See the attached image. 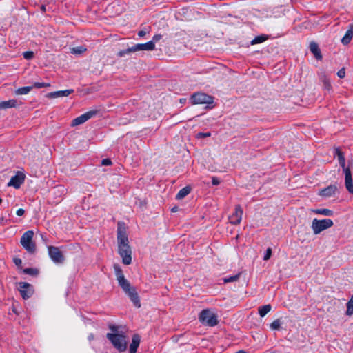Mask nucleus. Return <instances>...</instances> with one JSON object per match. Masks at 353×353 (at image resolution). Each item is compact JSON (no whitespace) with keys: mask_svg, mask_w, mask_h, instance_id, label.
<instances>
[{"mask_svg":"<svg viewBox=\"0 0 353 353\" xmlns=\"http://www.w3.org/2000/svg\"><path fill=\"white\" fill-rule=\"evenodd\" d=\"M118 252L125 265H130L132 262V250L129 245L128 238L125 228L120 226L117 229Z\"/></svg>","mask_w":353,"mask_h":353,"instance_id":"1","label":"nucleus"},{"mask_svg":"<svg viewBox=\"0 0 353 353\" xmlns=\"http://www.w3.org/2000/svg\"><path fill=\"white\" fill-rule=\"evenodd\" d=\"M109 329L112 332L106 334L107 339L111 342L114 348L119 352H124L127 349L126 336L123 333L119 332V327L110 325Z\"/></svg>","mask_w":353,"mask_h":353,"instance_id":"2","label":"nucleus"},{"mask_svg":"<svg viewBox=\"0 0 353 353\" xmlns=\"http://www.w3.org/2000/svg\"><path fill=\"white\" fill-rule=\"evenodd\" d=\"M155 44L153 41H150L145 43H137L133 46L128 48V49L121 50L118 52V57H122L125 55H128L132 52L137 51H151L154 50Z\"/></svg>","mask_w":353,"mask_h":353,"instance_id":"3","label":"nucleus"},{"mask_svg":"<svg viewBox=\"0 0 353 353\" xmlns=\"http://www.w3.org/2000/svg\"><path fill=\"white\" fill-rule=\"evenodd\" d=\"M199 321L205 326L214 327L219 323L217 315L210 309L203 310L199 315Z\"/></svg>","mask_w":353,"mask_h":353,"instance_id":"4","label":"nucleus"},{"mask_svg":"<svg viewBox=\"0 0 353 353\" xmlns=\"http://www.w3.org/2000/svg\"><path fill=\"white\" fill-rule=\"evenodd\" d=\"M34 232L32 230H28L22 235L20 243L24 249L29 253L33 254L36 251V245L32 241Z\"/></svg>","mask_w":353,"mask_h":353,"instance_id":"5","label":"nucleus"},{"mask_svg":"<svg viewBox=\"0 0 353 353\" xmlns=\"http://www.w3.org/2000/svg\"><path fill=\"white\" fill-rule=\"evenodd\" d=\"M334 223L332 220L330 219H325L322 220H318L314 219L312 223V229L314 234H319L322 231L331 228Z\"/></svg>","mask_w":353,"mask_h":353,"instance_id":"6","label":"nucleus"},{"mask_svg":"<svg viewBox=\"0 0 353 353\" xmlns=\"http://www.w3.org/2000/svg\"><path fill=\"white\" fill-rule=\"evenodd\" d=\"M114 270L119 285L122 288L123 290H128L129 288L132 287L130 282L125 278V276L119 265L114 264Z\"/></svg>","mask_w":353,"mask_h":353,"instance_id":"7","label":"nucleus"},{"mask_svg":"<svg viewBox=\"0 0 353 353\" xmlns=\"http://www.w3.org/2000/svg\"><path fill=\"white\" fill-rule=\"evenodd\" d=\"M190 101L192 104H210L213 102V99L205 93L198 92L192 94Z\"/></svg>","mask_w":353,"mask_h":353,"instance_id":"8","label":"nucleus"},{"mask_svg":"<svg viewBox=\"0 0 353 353\" xmlns=\"http://www.w3.org/2000/svg\"><path fill=\"white\" fill-rule=\"evenodd\" d=\"M48 254L51 260L55 263H62L65 260L63 253L59 248L54 246H48Z\"/></svg>","mask_w":353,"mask_h":353,"instance_id":"9","label":"nucleus"},{"mask_svg":"<svg viewBox=\"0 0 353 353\" xmlns=\"http://www.w3.org/2000/svg\"><path fill=\"white\" fill-rule=\"evenodd\" d=\"M97 112H98L97 110L88 111V112L80 115L79 117L74 119L72 121L71 125L77 126V125L83 124L85 122H86L88 120H89L90 119L94 117L97 114Z\"/></svg>","mask_w":353,"mask_h":353,"instance_id":"10","label":"nucleus"},{"mask_svg":"<svg viewBox=\"0 0 353 353\" xmlns=\"http://www.w3.org/2000/svg\"><path fill=\"white\" fill-rule=\"evenodd\" d=\"M243 209L239 205L235 206L234 213L229 216L230 223L232 225H238L241 223L243 216Z\"/></svg>","mask_w":353,"mask_h":353,"instance_id":"11","label":"nucleus"},{"mask_svg":"<svg viewBox=\"0 0 353 353\" xmlns=\"http://www.w3.org/2000/svg\"><path fill=\"white\" fill-rule=\"evenodd\" d=\"M24 180L25 174L21 172H17L16 175L11 177L8 185L12 186L14 188L18 189L24 182Z\"/></svg>","mask_w":353,"mask_h":353,"instance_id":"12","label":"nucleus"},{"mask_svg":"<svg viewBox=\"0 0 353 353\" xmlns=\"http://www.w3.org/2000/svg\"><path fill=\"white\" fill-rule=\"evenodd\" d=\"M123 292L128 296L135 307L138 308L141 307L139 296L134 287H130L128 290H123Z\"/></svg>","mask_w":353,"mask_h":353,"instance_id":"13","label":"nucleus"},{"mask_svg":"<svg viewBox=\"0 0 353 353\" xmlns=\"http://www.w3.org/2000/svg\"><path fill=\"white\" fill-rule=\"evenodd\" d=\"M339 194V192L337 186L336 185H330L321 190L319 194L323 197L330 198L336 196V195Z\"/></svg>","mask_w":353,"mask_h":353,"instance_id":"14","label":"nucleus"},{"mask_svg":"<svg viewBox=\"0 0 353 353\" xmlns=\"http://www.w3.org/2000/svg\"><path fill=\"white\" fill-rule=\"evenodd\" d=\"M19 285V291L23 299H27L32 295L33 290L30 284L26 282H21Z\"/></svg>","mask_w":353,"mask_h":353,"instance_id":"15","label":"nucleus"},{"mask_svg":"<svg viewBox=\"0 0 353 353\" xmlns=\"http://www.w3.org/2000/svg\"><path fill=\"white\" fill-rule=\"evenodd\" d=\"M343 172L345 174V187L350 193L353 194V182L351 170H345Z\"/></svg>","mask_w":353,"mask_h":353,"instance_id":"16","label":"nucleus"},{"mask_svg":"<svg viewBox=\"0 0 353 353\" xmlns=\"http://www.w3.org/2000/svg\"><path fill=\"white\" fill-rule=\"evenodd\" d=\"M74 92L73 90H65L60 91H55L52 92H49L47 94L46 97L49 99H54L62 97H67L72 94Z\"/></svg>","mask_w":353,"mask_h":353,"instance_id":"17","label":"nucleus"},{"mask_svg":"<svg viewBox=\"0 0 353 353\" xmlns=\"http://www.w3.org/2000/svg\"><path fill=\"white\" fill-rule=\"evenodd\" d=\"M141 338L139 334H135L132 337V343L130 345V353H137L139 346Z\"/></svg>","mask_w":353,"mask_h":353,"instance_id":"18","label":"nucleus"},{"mask_svg":"<svg viewBox=\"0 0 353 353\" xmlns=\"http://www.w3.org/2000/svg\"><path fill=\"white\" fill-rule=\"evenodd\" d=\"M310 50L317 60L322 59L321 50L319 48V45L316 43L314 41L311 42L310 44Z\"/></svg>","mask_w":353,"mask_h":353,"instance_id":"19","label":"nucleus"},{"mask_svg":"<svg viewBox=\"0 0 353 353\" xmlns=\"http://www.w3.org/2000/svg\"><path fill=\"white\" fill-rule=\"evenodd\" d=\"M18 105L17 101L15 99H10L0 102V110L7 109L10 108H15Z\"/></svg>","mask_w":353,"mask_h":353,"instance_id":"20","label":"nucleus"},{"mask_svg":"<svg viewBox=\"0 0 353 353\" xmlns=\"http://www.w3.org/2000/svg\"><path fill=\"white\" fill-rule=\"evenodd\" d=\"M190 190H191V188L188 186H185L184 188H183L182 189H181L179 190V192L177 193L176 196V199L177 200H181L182 199H183L184 197H185L188 194H190Z\"/></svg>","mask_w":353,"mask_h":353,"instance_id":"21","label":"nucleus"},{"mask_svg":"<svg viewBox=\"0 0 353 353\" xmlns=\"http://www.w3.org/2000/svg\"><path fill=\"white\" fill-rule=\"evenodd\" d=\"M315 214H321L326 216H331L333 215L334 212L332 210L327 209V208H321V209H316L313 210Z\"/></svg>","mask_w":353,"mask_h":353,"instance_id":"22","label":"nucleus"},{"mask_svg":"<svg viewBox=\"0 0 353 353\" xmlns=\"http://www.w3.org/2000/svg\"><path fill=\"white\" fill-rule=\"evenodd\" d=\"M352 37H353V30H348L346 32L345 34L342 38L341 42L344 45H347V44H348L350 42V41L352 39Z\"/></svg>","mask_w":353,"mask_h":353,"instance_id":"23","label":"nucleus"},{"mask_svg":"<svg viewBox=\"0 0 353 353\" xmlns=\"http://www.w3.org/2000/svg\"><path fill=\"white\" fill-rule=\"evenodd\" d=\"M272 309L270 304L263 305L259 307V314L261 317H264Z\"/></svg>","mask_w":353,"mask_h":353,"instance_id":"24","label":"nucleus"},{"mask_svg":"<svg viewBox=\"0 0 353 353\" xmlns=\"http://www.w3.org/2000/svg\"><path fill=\"white\" fill-rule=\"evenodd\" d=\"M33 89V86L21 87L15 91V93L19 95L27 94Z\"/></svg>","mask_w":353,"mask_h":353,"instance_id":"25","label":"nucleus"},{"mask_svg":"<svg viewBox=\"0 0 353 353\" xmlns=\"http://www.w3.org/2000/svg\"><path fill=\"white\" fill-rule=\"evenodd\" d=\"M268 39V36L266 35H264V34H262V35H259V36H257L252 41H251V44L252 45H254V44H257V43H263L265 41H266Z\"/></svg>","mask_w":353,"mask_h":353,"instance_id":"26","label":"nucleus"},{"mask_svg":"<svg viewBox=\"0 0 353 353\" xmlns=\"http://www.w3.org/2000/svg\"><path fill=\"white\" fill-rule=\"evenodd\" d=\"M346 314L351 316L353 314V295L351 296L349 301L347 303Z\"/></svg>","mask_w":353,"mask_h":353,"instance_id":"27","label":"nucleus"},{"mask_svg":"<svg viewBox=\"0 0 353 353\" xmlns=\"http://www.w3.org/2000/svg\"><path fill=\"white\" fill-rule=\"evenodd\" d=\"M23 272L24 274H29V275H31V276H36V275L38 274L39 271L36 268H29L23 269Z\"/></svg>","mask_w":353,"mask_h":353,"instance_id":"28","label":"nucleus"},{"mask_svg":"<svg viewBox=\"0 0 353 353\" xmlns=\"http://www.w3.org/2000/svg\"><path fill=\"white\" fill-rule=\"evenodd\" d=\"M239 276H240V274H236L234 276L225 277L223 279V282L225 283L235 282L239 279Z\"/></svg>","mask_w":353,"mask_h":353,"instance_id":"29","label":"nucleus"},{"mask_svg":"<svg viewBox=\"0 0 353 353\" xmlns=\"http://www.w3.org/2000/svg\"><path fill=\"white\" fill-rule=\"evenodd\" d=\"M281 322L280 319H276L270 324V328L272 330H278L281 328Z\"/></svg>","mask_w":353,"mask_h":353,"instance_id":"30","label":"nucleus"},{"mask_svg":"<svg viewBox=\"0 0 353 353\" xmlns=\"http://www.w3.org/2000/svg\"><path fill=\"white\" fill-rule=\"evenodd\" d=\"M86 50V49L82 46H79V47H76V48H72V53L73 54H80L81 53H83V52H85Z\"/></svg>","mask_w":353,"mask_h":353,"instance_id":"31","label":"nucleus"},{"mask_svg":"<svg viewBox=\"0 0 353 353\" xmlns=\"http://www.w3.org/2000/svg\"><path fill=\"white\" fill-rule=\"evenodd\" d=\"M50 85L49 83H40V82H36L33 84V88H37V89H40V88H46V87H49Z\"/></svg>","mask_w":353,"mask_h":353,"instance_id":"32","label":"nucleus"},{"mask_svg":"<svg viewBox=\"0 0 353 353\" xmlns=\"http://www.w3.org/2000/svg\"><path fill=\"white\" fill-rule=\"evenodd\" d=\"M23 58L27 60H30L34 57V52L32 51H26L23 53Z\"/></svg>","mask_w":353,"mask_h":353,"instance_id":"33","label":"nucleus"},{"mask_svg":"<svg viewBox=\"0 0 353 353\" xmlns=\"http://www.w3.org/2000/svg\"><path fill=\"white\" fill-rule=\"evenodd\" d=\"M334 154L337 157L338 161H340V159H345L343 153L340 150L339 148H336L335 149Z\"/></svg>","mask_w":353,"mask_h":353,"instance_id":"34","label":"nucleus"},{"mask_svg":"<svg viewBox=\"0 0 353 353\" xmlns=\"http://www.w3.org/2000/svg\"><path fill=\"white\" fill-rule=\"evenodd\" d=\"M272 255V249L270 248H268L266 250V252L263 256V260L268 261L270 259Z\"/></svg>","mask_w":353,"mask_h":353,"instance_id":"35","label":"nucleus"},{"mask_svg":"<svg viewBox=\"0 0 353 353\" xmlns=\"http://www.w3.org/2000/svg\"><path fill=\"white\" fill-rule=\"evenodd\" d=\"M339 163L342 167L343 172H345V170H350L348 167L345 166V159H340Z\"/></svg>","mask_w":353,"mask_h":353,"instance_id":"36","label":"nucleus"},{"mask_svg":"<svg viewBox=\"0 0 353 353\" xmlns=\"http://www.w3.org/2000/svg\"><path fill=\"white\" fill-rule=\"evenodd\" d=\"M210 132H199L197 134L196 137L197 138H205L210 137Z\"/></svg>","mask_w":353,"mask_h":353,"instance_id":"37","label":"nucleus"},{"mask_svg":"<svg viewBox=\"0 0 353 353\" xmlns=\"http://www.w3.org/2000/svg\"><path fill=\"white\" fill-rule=\"evenodd\" d=\"M337 75L339 78L342 79L344 78L345 76V71L344 68H342L339 70L337 72Z\"/></svg>","mask_w":353,"mask_h":353,"instance_id":"38","label":"nucleus"},{"mask_svg":"<svg viewBox=\"0 0 353 353\" xmlns=\"http://www.w3.org/2000/svg\"><path fill=\"white\" fill-rule=\"evenodd\" d=\"M13 262L14 263V264L17 266V267H21V263H22V261L21 259L19 258H14L13 259Z\"/></svg>","mask_w":353,"mask_h":353,"instance_id":"39","label":"nucleus"},{"mask_svg":"<svg viewBox=\"0 0 353 353\" xmlns=\"http://www.w3.org/2000/svg\"><path fill=\"white\" fill-rule=\"evenodd\" d=\"M212 183L214 185H217L220 183V180L218 177L213 176L212 179Z\"/></svg>","mask_w":353,"mask_h":353,"instance_id":"40","label":"nucleus"},{"mask_svg":"<svg viewBox=\"0 0 353 353\" xmlns=\"http://www.w3.org/2000/svg\"><path fill=\"white\" fill-rule=\"evenodd\" d=\"M101 163L103 165H110L112 164V161L109 159H104L102 160Z\"/></svg>","mask_w":353,"mask_h":353,"instance_id":"41","label":"nucleus"},{"mask_svg":"<svg viewBox=\"0 0 353 353\" xmlns=\"http://www.w3.org/2000/svg\"><path fill=\"white\" fill-rule=\"evenodd\" d=\"M162 36L161 34H155L153 38H152V40L154 43L155 44V42L158 41L159 40H160L161 39Z\"/></svg>","mask_w":353,"mask_h":353,"instance_id":"42","label":"nucleus"},{"mask_svg":"<svg viewBox=\"0 0 353 353\" xmlns=\"http://www.w3.org/2000/svg\"><path fill=\"white\" fill-rule=\"evenodd\" d=\"M148 32V31H147L146 30H142L138 32V35L139 37H144Z\"/></svg>","mask_w":353,"mask_h":353,"instance_id":"43","label":"nucleus"},{"mask_svg":"<svg viewBox=\"0 0 353 353\" xmlns=\"http://www.w3.org/2000/svg\"><path fill=\"white\" fill-rule=\"evenodd\" d=\"M24 213H25V211L22 208L17 210V212H16L17 215L19 216H23L24 214Z\"/></svg>","mask_w":353,"mask_h":353,"instance_id":"44","label":"nucleus"},{"mask_svg":"<svg viewBox=\"0 0 353 353\" xmlns=\"http://www.w3.org/2000/svg\"><path fill=\"white\" fill-rule=\"evenodd\" d=\"M323 82H324L325 87L327 88V89H329L331 85H330L329 80L325 77L323 80Z\"/></svg>","mask_w":353,"mask_h":353,"instance_id":"45","label":"nucleus"},{"mask_svg":"<svg viewBox=\"0 0 353 353\" xmlns=\"http://www.w3.org/2000/svg\"><path fill=\"white\" fill-rule=\"evenodd\" d=\"M40 9H41V11L42 12H45L46 11V6H45V5H42V6H41Z\"/></svg>","mask_w":353,"mask_h":353,"instance_id":"46","label":"nucleus"},{"mask_svg":"<svg viewBox=\"0 0 353 353\" xmlns=\"http://www.w3.org/2000/svg\"><path fill=\"white\" fill-rule=\"evenodd\" d=\"M235 353H248L247 352H245V350H239L237 351Z\"/></svg>","mask_w":353,"mask_h":353,"instance_id":"47","label":"nucleus"},{"mask_svg":"<svg viewBox=\"0 0 353 353\" xmlns=\"http://www.w3.org/2000/svg\"><path fill=\"white\" fill-rule=\"evenodd\" d=\"M185 99H180V103H185Z\"/></svg>","mask_w":353,"mask_h":353,"instance_id":"48","label":"nucleus"},{"mask_svg":"<svg viewBox=\"0 0 353 353\" xmlns=\"http://www.w3.org/2000/svg\"><path fill=\"white\" fill-rule=\"evenodd\" d=\"M176 210H177V208H176V207H174V208H173L172 209V212H176Z\"/></svg>","mask_w":353,"mask_h":353,"instance_id":"49","label":"nucleus"},{"mask_svg":"<svg viewBox=\"0 0 353 353\" xmlns=\"http://www.w3.org/2000/svg\"><path fill=\"white\" fill-rule=\"evenodd\" d=\"M93 339V335H90V336H89V339H90V340H91V339Z\"/></svg>","mask_w":353,"mask_h":353,"instance_id":"50","label":"nucleus"},{"mask_svg":"<svg viewBox=\"0 0 353 353\" xmlns=\"http://www.w3.org/2000/svg\"><path fill=\"white\" fill-rule=\"evenodd\" d=\"M2 202V199L0 198V203Z\"/></svg>","mask_w":353,"mask_h":353,"instance_id":"51","label":"nucleus"}]
</instances>
